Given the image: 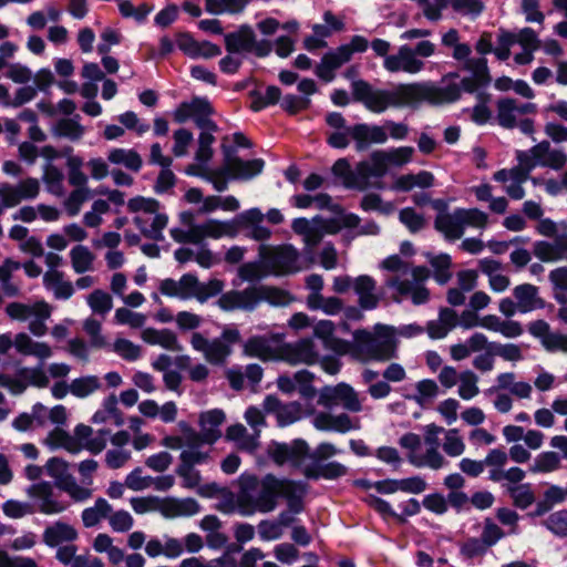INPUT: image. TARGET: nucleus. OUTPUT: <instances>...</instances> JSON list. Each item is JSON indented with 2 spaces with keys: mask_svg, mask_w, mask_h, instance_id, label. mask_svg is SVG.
Listing matches in <instances>:
<instances>
[{
  "mask_svg": "<svg viewBox=\"0 0 567 567\" xmlns=\"http://www.w3.org/2000/svg\"><path fill=\"white\" fill-rule=\"evenodd\" d=\"M351 89L353 99L377 114L385 112L389 107L416 106L422 102L433 105L452 103L461 96V86L457 83L439 86L431 82H415L383 90L373 87L367 81L355 80Z\"/></svg>",
  "mask_w": 567,
  "mask_h": 567,
  "instance_id": "1",
  "label": "nucleus"
},
{
  "mask_svg": "<svg viewBox=\"0 0 567 567\" xmlns=\"http://www.w3.org/2000/svg\"><path fill=\"white\" fill-rule=\"evenodd\" d=\"M424 431V445L415 433H406L399 440L401 447L406 450V458L415 467H426L433 471L446 468L450 462L440 452L439 435L443 436L442 450L450 457L464 454L466 444L458 429H445L435 423L426 424Z\"/></svg>",
  "mask_w": 567,
  "mask_h": 567,
  "instance_id": "2",
  "label": "nucleus"
},
{
  "mask_svg": "<svg viewBox=\"0 0 567 567\" xmlns=\"http://www.w3.org/2000/svg\"><path fill=\"white\" fill-rule=\"evenodd\" d=\"M175 323L181 331H193L188 339L192 349L202 353L210 364H224L233 353V346L241 341L240 332L234 326L225 327L217 338H206L202 332L195 331L203 323L202 316L192 311L177 312Z\"/></svg>",
  "mask_w": 567,
  "mask_h": 567,
  "instance_id": "3",
  "label": "nucleus"
},
{
  "mask_svg": "<svg viewBox=\"0 0 567 567\" xmlns=\"http://www.w3.org/2000/svg\"><path fill=\"white\" fill-rule=\"evenodd\" d=\"M381 268L392 272L385 280V286L393 290V299L401 302L410 299L413 305H424L430 299V291L424 282L430 276L427 268L423 266L412 267L410 262L399 255H392L381 262Z\"/></svg>",
  "mask_w": 567,
  "mask_h": 567,
  "instance_id": "4",
  "label": "nucleus"
},
{
  "mask_svg": "<svg viewBox=\"0 0 567 567\" xmlns=\"http://www.w3.org/2000/svg\"><path fill=\"white\" fill-rule=\"evenodd\" d=\"M279 478L272 474L257 477L243 474L236 496L238 511L244 516L254 513H270L277 507Z\"/></svg>",
  "mask_w": 567,
  "mask_h": 567,
  "instance_id": "5",
  "label": "nucleus"
},
{
  "mask_svg": "<svg viewBox=\"0 0 567 567\" xmlns=\"http://www.w3.org/2000/svg\"><path fill=\"white\" fill-rule=\"evenodd\" d=\"M352 354L355 359L368 361H388L395 357L394 329L377 324L374 332L357 330L353 333Z\"/></svg>",
  "mask_w": 567,
  "mask_h": 567,
  "instance_id": "6",
  "label": "nucleus"
},
{
  "mask_svg": "<svg viewBox=\"0 0 567 567\" xmlns=\"http://www.w3.org/2000/svg\"><path fill=\"white\" fill-rule=\"evenodd\" d=\"M127 210L134 214L133 221L141 233L150 239L162 240L168 217L161 210L159 202L144 196H136L127 202Z\"/></svg>",
  "mask_w": 567,
  "mask_h": 567,
  "instance_id": "7",
  "label": "nucleus"
},
{
  "mask_svg": "<svg viewBox=\"0 0 567 567\" xmlns=\"http://www.w3.org/2000/svg\"><path fill=\"white\" fill-rule=\"evenodd\" d=\"M488 225V215L478 208H456L452 213L442 212L435 220L434 227L447 240L460 239L466 227L484 229Z\"/></svg>",
  "mask_w": 567,
  "mask_h": 567,
  "instance_id": "8",
  "label": "nucleus"
},
{
  "mask_svg": "<svg viewBox=\"0 0 567 567\" xmlns=\"http://www.w3.org/2000/svg\"><path fill=\"white\" fill-rule=\"evenodd\" d=\"M436 45L430 40H422L414 47L403 44L398 51L383 60V68L390 73L404 72L417 74L425 69L424 59L433 56Z\"/></svg>",
  "mask_w": 567,
  "mask_h": 567,
  "instance_id": "9",
  "label": "nucleus"
},
{
  "mask_svg": "<svg viewBox=\"0 0 567 567\" xmlns=\"http://www.w3.org/2000/svg\"><path fill=\"white\" fill-rule=\"evenodd\" d=\"M536 113V104L517 99L504 97L496 103V120L504 128L518 127L524 134L534 131V122L527 115Z\"/></svg>",
  "mask_w": 567,
  "mask_h": 567,
  "instance_id": "10",
  "label": "nucleus"
},
{
  "mask_svg": "<svg viewBox=\"0 0 567 567\" xmlns=\"http://www.w3.org/2000/svg\"><path fill=\"white\" fill-rule=\"evenodd\" d=\"M6 313L11 320L28 322L29 331L35 337H43L48 332L47 320L51 317L52 307L44 300L33 303L10 302Z\"/></svg>",
  "mask_w": 567,
  "mask_h": 567,
  "instance_id": "11",
  "label": "nucleus"
},
{
  "mask_svg": "<svg viewBox=\"0 0 567 567\" xmlns=\"http://www.w3.org/2000/svg\"><path fill=\"white\" fill-rule=\"evenodd\" d=\"M496 383L498 390L509 392H496L493 406L498 413L506 414L513 409V398L518 400H529L532 398L533 385L527 381L517 380L513 372L499 373L496 377Z\"/></svg>",
  "mask_w": 567,
  "mask_h": 567,
  "instance_id": "12",
  "label": "nucleus"
},
{
  "mask_svg": "<svg viewBox=\"0 0 567 567\" xmlns=\"http://www.w3.org/2000/svg\"><path fill=\"white\" fill-rule=\"evenodd\" d=\"M516 159L532 171L537 166L560 171L567 164V154L561 148L551 147L548 141H542L527 151H517Z\"/></svg>",
  "mask_w": 567,
  "mask_h": 567,
  "instance_id": "13",
  "label": "nucleus"
},
{
  "mask_svg": "<svg viewBox=\"0 0 567 567\" xmlns=\"http://www.w3.org/2000/svg\"><path fill=\"white\" fill-rule=\"evenodd\" d=\"M260 256L275 275L295 274L309 267V264L302 262L298 250L291 245L260 246Z\"/></svg>",
  "mask_w": 567,
  "mask_h": 567,
  "instance_id": "14",
  "label": "nucleus"
},
{
  "mask_svg": "<svg viewBox=\"0 0 567 567\" xmlns=\"http://www.w3.org/2000/svg\"><path fill=\"white\" fill-rule=\"evenodd\" d=\"M32 511L44 515H58L66 511L69 502L63 499L54 485L47 481L32 484L27 489Z\"/></svg>",
  "mask_w": 567,
  "mask_h": 567,
  "instance_id": "15",
  "label": "nucleus"
},
{
  "mask_svg": "<svg viewBox=\"0 0 567 567\" xmlns=\"http://www.w3.org/2000/svg\"><path fill=\"white\" fill-rule=\"evenodd\" d=\"M363 400L353 386L344 382L327 385L318 394L319 405L326 409L341 406L351 413H359L363 410Z\"/></svg>",
  "mask_w": 567,
  "mask_h": 567,
  "instance_id": "16",
  "label": "nucleus"
},
{
  "mask_svg": "<svg viewBox=\"0 0 567 567\" xmlns=\"http://www.w3.org/2000/svg\"><path fill=\"white\" fill-rule=\"evenodd\" d=\"M11 348H14L20 355L34 357L39 361H45L53 354L49 343L33 340L25 332H19L14 336L10 332L0 334V354H7Z\"/></svg>",
  "mask_w": 567,
  "mask_h": 567,
  "instance_id": "17",
  "label": "nucleus"
},
{
  "mask_svg": "<svg viewBox=\"0 0 567 567\" xmlns=\"http://www.w3.org/2000/svg\"><path fill=\"white\" fill-rule=\"evenodd\" d=\"M41 192V182L35 177H25L18 183L0 184V216L8 208H13L22 202L37 199Z\"/></svg>",
  "mask_w": 567,
  "mask_h": 567,
  "instance_id": "18",
  "label": "nucleus"
},
{
  "mask_svg": "<svg viewBox=\"0 0 567 567\" xmlns=\"http://www.w3.org/2000/svg\"><path fill=\"white\" fill-rule=\"evenodd\" d=\"M213 109L206 99L195 97L190 102H184L174 112L177 123H185L193 118L202 130L216 131V124L210 120Z\"/></svg>",
  "mask_w": 567,
  "mask_h": 567,
  "instance_id": "19",
  "label": "nucleus"
},
{
  "mask_svg": "<svg viewBox=\"0 0 567 567\" xmlns=\"http://www.w3.org/2000/svg\"><path fill=\"white\" fill-rule=\"evenodd\" d=\"M530 172V168L518 163L514 167L495 172L493 179L503 185V190L511 199L520 200L526 195L524 184L529 179Z\"/></svg>",
  "mask_w": 567,
  "mask_h": 567,
  "instance_id": "20",
  "label": "nucleus"
},
{
  "mask_svg": "<svg viewBox=\"0 0 567 567\" xmlns=\"http://www.w3.org/2000/svg\"><path fill=\"white\" fill-rule=\"evenodd\" d=\"M278 359L290 364L312 365L319 362V351L311 338H303L292 343H285L278 348Z\"/></svg>",
  "mask_w": 567,
  "mask_h": 567,
  "instance_id": "21",
  "label": "nucleus"
},
{
  "mask_svg": "<svg viewBox=\"0 0 567 567\" xmlns=\"http://www.w3.org/2000/svg\"><path fill=\"white\" fill-rule=\"evenodd\" d=\"M311 422L317 430L324 432L347 433L361 427L360 419L350 416L346 412L339 414L318 412L313 415Z\"/></svg>",
  "mask_w": 567,
  "mask_h": 567,
  "instance_id": "22",
  "label": "nucleus"
},
{
  "mask_svg": "<svg viewBox=\"0 0 567 567\" xmlns=\"http://www.w3.org/2000/svg\"><path fill=\"white\" fill-rule=\"evenodd\" d=\"M224 172L234 178L249 179L261 173L264 168L262 159L243 161L233 155L230 150L226 147L224 148Z\"/></svg>",
  "mask_w": 567,
  "mask_h": 567,
  "instance_id": "23",
  "label": "nucleus"
},
{
  "mask_svg": "<svg viewBox=\"0 0 567 567\" xmlns=\"http://www.w3.org/2000/svg\"><path fill=\"white\" fill-rule=\"evenodd\" d=\"M198 278L194 274H185L178 280L166 278L159 284L162 295L181 300L195 299Z\"/></svg>",
  "mask_w": 567,
  "mask_h": 567,
  "instance_id": "24",
  "label": "nucleus"
},
{
  "mask_svg": "<svg viewBox=\"0 0 567 567\" xmlns=\"http://www.w3.org/2000/svg\"><path fill=\"white\" fill-rule=\"evenodd\" d=\"M336 326L331 320H319L313 324V336L321 340L327 350L338 355L349 354L352 343L334 336Z\"/></svg>",
  "mask_w": 567,
  "mask_h": 567,
  "instance_id": "25",
  "label": "nucleus"
},
{
  "mask_svg": "<svg viewBox=\"0 0 567 567\" xmlns=\"http://www.w3.org/2000/svg\"><path fill=\"white\" fill-rule=\"evenodd\" d=\"M256 296L255 286L244 290H229L218 298L217 306L224 311H252L257 307Z\"/></svg>",
  "mask_w": 567,
  "mask_h": 567,
  "instance_id": "26",
  "label": "nucleus"
},
{
  "mask_svg": "<svg viewBox=\"0 0 567 567\" xmlns=\"http://www.w3.org/2000/svg\"><path fill=\"white\" fill-rule=\"evenodd\" d=\"M238 234V228L235 221L208 219L204 223L195 225V239L198 244L206 238L220 239L223 237L234 238Z\"/></svg>",
  "mask_w": 567,
  "mask_h": 567,
  "instance_id": "27",
  "label": "nucleus"
},
{
  "mask_svg": "<svg viewBox=\"0 0 567 567\" xmlns=\"http://www.w3.org/2000/svg\"><path fill=\"white\" fill-rule=\"evenodd\" d=\"M359 179L364 184V190L374 186L371 178H381L388 172L384 150H378L370 154L369 158L357 164Z\"/></svg>",
  "mask_w": 567,
  "mask_h": 567,
  "instance_id": "28",
  "label": "nucleus"
},
{
  "mask_svg": "<svg viewBox=\"0 0 567 567\" xmlns=\"http://www.w3.org/2000/svg\"><path fill=\"white\" fill-rule=\"evenodd\" d=\"M350 60V51L340 45L322 56L320 63L315 69V73L322 81L327 83L332 82L336 78L334 72Z\"/></svg>",
  "mask_w": 567,
  "mask_h": 567,
  "instance_id": "29",
  "label": "nucleus"
},
{
  "mask_svg": "<svg viewBox=\"0 0 567 567\" xmlns=\"http://www.w3.org/2000/svg\"><path fill=\"white\" fill-rule=\"evenodd\" d=\"M204 441L200 440L198 433L193 430L187 431V445L179 455V464L197 466L207 464L212 456V449L203 447Z\"/></svg>",
  "mask_w": 567,
  "mask_h": 567,
  "instance_id": "30",
  "label": "nucleus"
},
{
  "mask_svg": "<svg viewBox=\"0 0 567 567\" xmlns=\"http://www.w3.org/2000/svg\"><path fill=\"white\" fill-rule=\"evenodd\" d=\"M350 133L358 151H364L371 144H384L388 141L385 128L379 125L357 124L350 126Z\"/></svg>",
  "mask_w": 567,
  "mask_h": 567,
  "instance_id": "31",
  "label": "nucleus"
},
{
  "mask_svg": "<svg viewBox=\"0 0 567 567\" xmlns=\"http://www.w3.org/2000/svg\"><path fill=\"white\" fill-rule=\"evenodd\" d=\"M156 512H159L165 518H176L182 516H192L199 512L198 503L193 498H158Z\"/></svg>",
  "mask_w": 567,
  "mask_h": 567,
  "instance_id": "32",
  "label": "nucleus"
},
{
  "mask_svg": "<svg viewBox=\"0 0 567 567\" xmlns=\"http://www.w3.org/2000/svg\"><path fill=\"white\" fill-rule=\"evenodd\" d=\"M533 254L543 262L567 260V234L556 238L553 243L537 240L533 245Z\"/></svg>",
  "mask_w": 567,
  "mask_h": 567,
  "instance_id": "33",
  "label": "nucleus"
},
{
  "mask_svg": "<svg viewBox=\"0 0 567 567\" xmlns=\"http://www.w3.org/2000/svg\"><path fill=\"white\" fill-rule=\"evenodd\" d=\"M225 419L224 411L219 409L203 412L199 416L200 440L207 444L215 443L221 435L220 426Z\"/></svg>",
  "mask_w": 567,
  "mask_h": 567,
  "instance_id": "34",
  "label": "nucleus"
},
{
  "mask_svg": "<svg viewBox=\"0 0 567 567\" xmlns=\"http://www.w3.org/2000/svg\"><path fill=\"white\" fill-rule=\"evenodd\" d=\"M144 342L151 346H158L167 351L181 352L184 347L175 331L164 328H146L141 334Z\"/></svg>",
  "mask_w": 567,
  "mask_h": 567,
  "instance_id": "35",
  "label": "nucleus"
},
{
  "mask_svg": "<svg viewBox=\"0 0 567 567\" xmlns=\"http://www.w3.org/2000/svg\"><path fill=\"white\" fill-rule=\"evenodd\" d=\"M308 445L303 441H295L291 445L275 443L269 446V456L276 464L299 463L307 454Z\"/></svg>",
  "mask_w": 567,
  "mask_h": 567,
  "instance_id": "36",
  "label": "nucleus"
},
{
  "mask_svg": "<svg viewBox=\"0 0 567 567\" xmlns=\"http://www.w3.org/2000/svg\"><path fill=\"white\" fill-rule=\"evenodd\" d=\"M513 297L519 307V313L543 309L545 302L539 296L538 287L532 284H520L513 289Z\"/></svg>",
  "mask_w": 567,
  "mask_h": 567,
  "instance_id": "37",
  "label": "nucleus"
},
{
  "mask_svg": "<svg viewBox=\"0 0 567 567\" xmlns=\"http://www.w3.org/2000/svg\"><path fill=\"white\" fill-rule=\"evenodd\" d=\"M278 497H284L291 512L301 513L303 511V498L307 494V485L301 482L279 478Z\"/></svg>",
  "mask_w": 567,
  "mask_h": 567,
  "instance_id": "38",
  "label": "nucleus"
},
{
  "mask_svg": "<svg viewBox=\"0 0 567 567\" xmlns=\"http://www.w3.org/2000/svg\"><path fill=\"white\" fill-rule=\"evenodd\" d=\"M262 408L268 413H276L279 426L290 425L300 419L299 404L290 403L281 405L279 400L272 395L266 396L262 403Z\"/></svg>",
  "mask_w": 567,
  "mask_h": 567,
  "instance_id": "39",
  "label": "nucleus"
},
{
  "mask_svg": "<svg viewBox=\"0 0 567 567\" xmlns=\"http://www.w3.org/2000/svg\"><path fill=\"white\" fill-rule=\"evenodd\" d=\"M353 289L359 298V305L362 309L371 310L378 307L380 296L377 292L375 280L368 276L362 275L354 279Z\"/></svg>",
  "mask_w": 567,
  "mask_h": 567,
  "instance_id": "40",
  "label": "nucleus"
},
{
  "mask_svg": "<svg viewBox=\"0 0 567 567\" xmlns=\"http://www.w3.org/2000/svg\"><path fill=\"white\" fill-rule=\"evenodd\" d=\"M76 538V529L71 524L62 520L53 523L43 532V542L50 547H55L63 543L73 542Z\"/></svg>",
  "mask_w": 567,
  "mask_h": 567,
  "instance_id": "41",
  "label": "nucleus"
},
{
  "mask_svg": "<svg viewBox=\"0 0 567 567\" xmlns=\"http://www.w3.org/2000/svg\"><path fill=\"white\" fill-rule=\"evenodd\" d=\"M225 44L230 53L251 52L255 45L254 30L244 25L237 32L226 34Z\"/></svg>",
  "mask_w": 567,
  "mask_h": 567,
  "instance_id": "42",
  "label": "nucleus"
},
{
  "mask_svg": "<svg viewBox=\"0 0 567 567\" xmlns=\"http://www.w3.org/2000/svg\"><path fill=\"white\" fill-rule=\"evenodd\" d=\"M43 285L56 299L66 300L74 293L72 282L64 280L63 274L58 270H48L43 275Z\"/></svg>",
  "mask_w": 567,
  "mask_h": 567,
  "instance_id": "43",
  "label": "nucleus"
},
{
  "mask_svg": "<svg viewBox=\"0 0 567 567\" xmlns=\"http://www.w3.org/2000/svg\"><path fill=\"white\" fill-rule=\"evenodd\" d=\"M112 513V505L103 497H97L93 506L86 507L81 513V519L85 528H92L104 519H107Z\"/></svg>",
  "mask_w": 567,
  "mask_h": 567,
  "instance_id": "44",
  "label": "nucleus"
},
{
  "mask_svg": "<svg viewBox=\"0 0 567 567\" xmlns=\"http://www.w3.org/2000/svg\"><path fill=\"white\" fill-rule=\"evenodd\" d=\"M92 548L99 554H106L109 563L120 565L124 559V550L114 545L113 538L106 533H99L92 543Z\"/></svg>",
  "mask_w": 567,
  "mask_h": 567,
  "instance_id": "45",
  "label": "nucleus"
},
{
  "mask_svg": "<svg viewBox=\"0 0 567 567\" xmlns=\"http://www.w3.org/2000/svg\"><path fill=\"white\" fill-rule=\"evenodd\" d=\"M73 271L78 275L94 270L95 255L84 245H75L69 252Z\"/></svg>",
  "mask_w": 567,
  "mask_h": 567,
  "instance_id": "46",
  "label": "nucleus"
},
{
  "mask_svg": "<svg viewBox=\"0 0 567 567\" xmlns=\"http://www.w3.org/2000/svg\"><path fill=\"white\" fill-rule=\"evenodd\" d=\"M332 174L342 181L344 187L357 190H364L362 179H359L358 165L351 169L350 163L346 158L338 159L332 168Z\"/></svg>",
  "mask_w": 567,
  "mask_h": 567,
  "instance_id": "47",
  "label": "nucleus"
},
{
  "mask_svg": "<svg viewBox=\"0 0 567 567\" xmlns=\"http://www.w3.org/2000/svg\"><path fill=\"white\" fill-rule=\"evenodd\" d=\"M107 161L114 165H122L132 172H138L143 165L141 155L132 148H112L107 153Z\"/></svg>",
  "mask_w": 567,
  "mask_h": 567,
  "instance_id": "48",
  "label": "nucleus"
},
{
  "mask_svg": "<svg viewBox=\"0 0 567 567\" xmlns=\"http://www.w3.org/2000/svg\"><path fill=\"white\" fill-rule=\"evenodd\" d=\"M103 390L100 377L86 374L71 381V394L78 399H85Z\"/></svg>",
  "mask_w": 567,
  "mask_h": 567,
  "instance_id": "49",
  "label": "nucleus"
},
{
  "mask_svg": "<svg viewBox=\"0 0 567 567\" xmlns=\"http://www.w3.org/2000/svg\"><path fill=\"white\" fill-rule=\"evenodd\" d=\"M257 306L266 301L271 306L284 307L293 301V297L286 290L269 287V286H255Z\"/></svg>",
  "mask_w": 567,
  "mask_h": 567,
  "instance_id": "50",
  "label": "nucleus"
},
{
  "mask_svg": "<svg viewBox=\"0 0 567 567\" xmlns=\"http://www.w3.org/2000/svg\"><path fill=\"white\" fill-rule=\"evenodd\" d=\"M561 467V456L554 451L540 452L534 457L528 471L533 474H548Z\"/></svg>",
  "mask_w": 567,
  "mask_h": 567,
  "instance_id": "51",
  "label": "nucleus"
},
{
  "mask_svg": "<svg viewBox=\"0 0 567 567\" xmlns=\"http://www.w3.org/2000/svg\"><path fill=\"white\" fill-rule=\"evenodd\" d=\"M21 268V264L11 258H7L0 265V287L6 296L14 297L20 292V286L12 280L13 272Z\"/></svg>",
  "mask_w": 567,
  "mask_h": 567,
  "instance_id": "52",
  "label": "nucleus"
},
{
  "mask_svg": "<svg viewBox=\"0 0 567 567\" xmlns=\"http://www.w3.org/2000/svg\"><path fill=\"white\" fill-rule=\"evenodd\" d=\"M244 353L248 357L259 358L261 360H271L278 358V351L275 352L269 341L262 337H252L244 344Z\"/></svg>",
  "mask_w": 567,
  "mask_h": 567,
  "instance_id": "53",
  "label": "nucleus"
},
{
  "mask_svg": "<svg viewBox=\"0 0 567 567\" xmlns=\"http://www.w3.org/2000/svg\"><path fill=\"white\" fill-rule=\"evenodd\" d=\"M456 384L457 394L464 401H470L480 393L478 377L472 370L462 371Z\"/></svg>",
  "mask_w": 567,
  "mask_h": 567,
  "instance_id": "54",
  "label": "nucleus"
},
{
  "mask_svg": "<svg viewBox=\"0 0 567 567\" xmlns=\"http://www.w3.org/2000/svg\"><path fill=\"white\" fill-rule=\"evenodd\" d=\"M86 303L93 313L105 318L113 308L111 295L102 289H95L86 296Z\"/></svg>",
  "mask_w": 567,
  "mask_h": 567,
  "instance_id": "55",
  "label": "nucleus"
},
{
  "mask_svg": "<svg viewBox=\"0 0 567 567\" xmlns=\"http://www.w3.org/2000/svg\"><path fill=\"white\" fill-rule=\"evenodd\" d=\"M42 181L50 194L54 196L63 195L64 174L59 167L52 164H47L43 169Z\"/></svg>",
  "mask_w": 567,
  "mask_h": 567,
  "instance_id": "56",
  "label": "nucleus"
},
{
  "mask_svg": "<svg viewBox=\"0 0 567 567\" xmlns=\"http://www.w3.org/2000/svg\"><path fill=\"white\" fill-rule=\"evenodd\" d=\"M507 492L517 508L526 509L535 502V493L530 483L508 486Z\"/></svg>",
  "mask_w": 567,
  "mask_h": 567,
  "instance_id": "57",
  "label": "nucleus"
},
{
  "mask_svg": "<svg viewBox=\"0 0 567 567\" xmlns=\"http://www.w3.org/2000/svg\"><path fill=\"white\" fill-rule=\"evenodd\" d=\"M250 0H206V11L212 14L241 12Z\"/></svg>",
  "mask_w": 567,
  "mask_h": 567,
  "instance_id": "58",
  "label": "nucleus"
},
{
  "mask_svg": "<svg viewBox=\"0 0 567 567\" xmlns=\"http://www.w3.org/2000/svg\"><path fill=\"white\" fill-rule=\"evenodd\" d=\"M416 393L413 395H406L405 398L423 405L439 395L440 388L437 383L432 379H424L415 384Z\"/></svg>",
  "mask_w": 567,
  "mask_h": 567,
  "instance_id": "59",
  "label": "nucleus"
},
{
  "mask_svg": "<svg viewBox=\"0 0 567 567\" xmlns=\"http://www.w3.org/2000/svg\"><path fill=\"white\" fill-rule=\"evenodd\" d=\"M54 133L58 136L66 137L71 141H78L84 135L85 128L75 117L62 118L55 124Z\"/></svg>",
  "mask_w": 567,
  "mask_h": 567,
  "instance_id": "60",
  "label": "nucleus"
},
{
  "mask_svg": "<svg viewBox=\"0 0 567 567\" xmlns=\"http://www.w3.org/2000/svg\"><path fill=\"white\" fill-rule=\"evenodd\" d=\"M112 351L125 361H136L142 357L141 346L125 338H117L112 344Z\"/></svg>",
  "mask_w": 567,
  "mask_h": 567,
  "instance_id": "61",
  "label": "nucleus"
},
{
  "mask_svg": "<svg viewBox=\"0 0 567 567\" xmlns=\"http://www.w3.org/2000/svg\"><path fill=\"white\" fill-rule=\"evenodd\" d=\"M90 190L87 188H75L63 202V207L69 217L79 215L83 204L89 199Z\"/></svg>",
  "mask_w": 567,
  "mask_h": 567,
  "instance_id": "62",
  "label": "nucleus"
},
{
  "mask_svg": "<svg viewBox=\"0 0 567 567\" xmlns=\"http://www.w3.org/2000/svg\"><path fill=\"white\" fill-rule=\"evenodd\" d=\"M542 524L555 536L567 537V509L551 513Z\"/></svg>",
  "mask_w": 567,
  "mask_h": 567,
  "instance_id": "63",
  "label": "nucleus"
},
{
  "mask_svg": "<svg viewBox=\"0 0 567 567\" xmlns=\"http://www.w3.org/2000/svg\"><path fill=\"white\" fill-rule=\"evenodd\" d=\"M549 280L554 287V296L557 301L567 298V267H558L549 272Z\"/></svg>",
  "mask_w": 567,
  "mask_h": 567,
  "instance_id": "64",
  "label": "nucleus"
}]
</instances>
